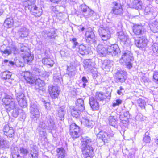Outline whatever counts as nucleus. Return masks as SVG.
<instances>
[{
  "mask_svg": "<svg viewBox=\"0 0 158 158\" xmlns=\"http://www.w3.org/2000/svg\"><path fill=\"white\" fill-rule=\"evenodd\" d=\"M53 72V79L54 81L56 82L59 83L61 79V77L60 74L57 73L56 71V69H53L51 70V73Z\"/></svg>",
  "mask_w": 158,
  "mask_h": 158,
  "instance_id": "obj_29",
  "label": "nucleus"
},
{
  "mask_svg": "<svg viewBox=\"0 0 158 158\" xmlns=\"http://www.w3.org/2000/svg\"><path fill=\"white\" fill-rule=\"evenodd\" d=\"M135 151L134 149H131L129 151L128 158H135Z\"/></svg>",
  "mask_w": 158,
  "mask_h": 158,
  "instance_id": "obj_56",
  "label": "nucleus"
},
{
  "mask_svg": "<svg viewBox=\"0 0 158 158\" xmlns=\"http://www.w3.org/2000/svg\"><path fill=\"white\" fill-rule=\"evenodd\" d=\"M17 102L21 107H26L27 106V103L25 98L18 100Z\"/></svg>",
  "mask_w": 158,
  "mask_h": 158,
  "instance_id": "obj_49",
  "label": "nucleus"
},
{
  "mask_svg": "<svg viewBox=\"0 0 158 158\" xmlns=\"http://www.w3.org/2000/svg\"><path fill=\"white\" fill-rule=\"evenodd\" d=\"M78 52L82 56L88 54L90 52V49L89 47H87L83 45H79Z\"/></svg>",
  "mask_w": 158,
  "mask_h": 158,
  "instance_id": "obj_22",
  "label": "nucleus"
},
{
  "mask_svg": "<svg viewBox=\"0 0 158 158\" xmlns=\"http://www.w3.org/2000/svg\"><path fill=\"white\" fill-rule=\"evenodd\" d=\"M56 127L54 118L52 116L47 115L44 122H40L37 130L42 135H44V130L45 129L48 130H52Z\"/></svg>",
  "mask_w": 158,
  "mask_h": 158,
  "instance_id": "obj_3",
  "label": "nucleus"
},
{
  "mask_svg": "<svg viewBox=\"0 0 158 158\" xmlns=\"http://www.w3.org/2000/svg\"><path fill=\"white\" fill-rule=\"evenodd\" d=\"M148 42V40L144 37L135 40V44L136 46L142 48H144L147 46Z\"/></svg>",
  "mask_w": 158,
  "mask_h": 158,
  "instance_id": "obj_19",
  "label": "nucleus"
},
{
  "mask_svg": "<svg viewBox=\"0 0 158 158\" xmlns=\"http://www.w3.org/2000/svg\"><path fill=\"white\" fill-rule=\"evenodd\" d=\"M4 63H6V65L9 66H13L15 65V63L12 61H9L8 60L5 59L3 61Z\"/></svg>",
  "mask_w": 158,
  "mask_h": 158,
  "instance_id": "obj_59",
  "label": "nucleus"
},
{
  "mask_svg": "<svg viewBox=\"0 0 158 158\" xmlns=\"http://www.w3.org/2000/svg\"><path fill=\"white\" fill-rule=\"evenodd\" d=\"M81 150L84 157L92 158L94 155L93 143L92 139L88 137L83 139L81 141Z\"/></svg>",
  "mask_w": 158,
  "mask_h": 158,
  "instance_id": "obj_2",
  "label": "nucleus"
},
{
  "mask_svg": "<svg viewBox=\"0 0 158 158\" xmlns=\"http://www.w3.org/2000/svg\"><path fill=\"white\" fill-rule=\"evenodd\" d=\"M86 40L87 42L90 43L95 42V36L94 32L91 30L90 31H87L85 33Z\"/></svg>",
  "mask_w": 158,
  "mask_h": 158,
  "instance_id": "obj_20",
  "label": "nucleus"
},
{
  "mask_svg": "<svg viewBox=\"0 0 158 158\" xmlns=\"http://www.w3.org/2000/svg\"><path fill=\"white\" fill-rule=\"evenodd\" d=\"M30 111L31 117L34 119L36 118L37 120L40 116V113L36 104L31 102L30 104Z\"/></svg>",
  "mask_w": 158,
  "mask_h": 158,
  "instance_id": "obj_8",
  "label": "nucleus"
},
{
  "mask_svg": "<svg viewBox=\"0 0 158 158\" xmlns=\"http://www.w3.org/2000/svg\"><path fill=\"white\" fill-rule=\"evenodd\" d=\"M115 79L117 82L123 83L124 82L125 79L124 72L121 69L118 70L115 73Z\"/></svg>",
  "mask_w": 158,
  "mask_h": 158,
  "instance_id": "obj_14",
  "label": "nucleus"
},
{
  "mask_svg": "<svg viewBox=\"0 0 158 158\" xmlns=\"http://www.w3.org/2000/svg\"><path fill=\"white\" fill-rule=\"evenodd\" d=\"M118 38L121 40V44L124 45H128L130 43V41L127 36L124 35L123 33L121 32L119 33Z\"/></svg>",
  "mask_w": 158,
  "mask_h": 158,
  "instance_id": "obj_23",
  "label": "nucleus"
},
{
  "mask_svg": "<svg viewBox=\"0 0 158 158\" xmlns=\"http://www.w3.org/2000/svg\"><path fill=\"white\" fill-rule=\"evenodd\" d=\"M31 10L33 12V15L36 17H39L42 15V10L40 8L38 9L35 5H33L31 6Z\"/></svg>",
  "mask_w": 158,
  "mask_h": 158,
  "instance_id": "obj_26",
  "label": "nucleus"
},
{
  "mask_svg": "<svg viewBox=\"0 0 158 158\" xmlns=\"http://www.w3.org/2000/svg\"><path fill=\"white\" fill-rule=\"evenodd\" d=\"M42 62L44 65L48 66V67H52L53 66L54 64L53 60L50 58H43L42 60Z\"/></svg>",
  "mask_w": 158,
  "mask_h": 158,
  "instance_id": "obj_31",
  "label": "nucleus"
},
{
  "mask_svg": "<svg viewBox=\"0 0 158 158\" xmlns=\"http://www.w3.org/2000/svg\"><path fill=\"white\" fill-rule=\"evenodd\" d=\"M142 2L139 0H134L132 2L133 8L136 9H141L142 8Z\"/></svg>",
  "mask_w": 158,
  "mask_h": 158,
  "instance_id": "obj_40",
  "label": "nucleus"
},
{
  "mask_svg": "<svg viewBox=\"0 0 158 158\" xmlns=\"http://www.w3.org/2000/svg\"><path fill=\"white\" fill-rule=\"evenodd\" d=\"M155 13V10L152 7V6L149 5L146 7L144 10V14L146 15L151 14L154 15Z\"/></svg>",
  "mask_w": 158,
  "mask_h": 158,
  "instance_id": "obj_36",
  "label": "nucleus"
},
{
  "mask_svg": "<svg viewBox=\"0 0 158 158\" xmlns=\"http://www.w3.org/2000/svg\"><path fill=\"white\" fill-rule=\"evenodd\" d=\"M57 158H65L67 156V154L65 149L63 148H58L56 149Z\"/></svg>",
  "mask_w": 158,
  "mask_h": 158,
  "instance_id": "obj_24",
  "label": "nucleus"
},
{
  "mask_svg": "<svg viewBox=\"0 0 158 158\" xmlns=\"http://www.w3.org/2000/svg\"><path fill=\"white\" fill-rule=\"evenodd\" d=\"M89 102L90 107L93 110H98L99 108V105L97 100L93 97H89Z\"/></svg>",
  "mask_w": 158,
  "mask_h": 158,
  "instance_id": "obj_13",
  "label": "nucleus"
},
{
  "mask_svg": "<svg viewBox=\"0 0 158 158\" xmlns=\"http://www.w3.org/2000/svg\"><path fill=\"white\" fill-rule=\"evenodd\" d=\"M133 31L137 35H143L146 31L144 27L140 25L135 24L133 27Z\"/></svg>",
  "mask_w": 158,
  "mask_h": 158,
  "instance_id": "obj_11",
  "label": "nucleus"
},
{
  "mask_svg": "<svg viewBox=\"0 0 158 158\" xmlns=\"http://www.w3.org/2000/svg\"><path fill=\"white\" fill-rule=\"evenodd\" d=\"M15 92L16 99L17 101L25 98L24 94L22 92H17L16 90H15Z\"/></svg>",
  "mask_w": 158,
  "mask_h": 158,
  "instance_id": "obj_45",
  "label": "nucleus"
},
{
  "mask_svg": "<svg viewBox=\"0 0 158 158\" xmlns=\"http://www.w3.org/2000/svg\"><path fill=\"white\" fill-rule=\"evenodd\" d=\"M76 73V71L75 68L72 66L68 67L67 68V71L66 74L70 77L74 76Z\"/></svg>",
  "mask_w": 158,
  "mask_h": 158,
  "instance_id": "obj_35",
  "label": "nucleus"
},
{
  "mask_svg": "<svg viewBox=\"0 0 158 158\" xmlns=\"http://www.w3.org/2000/svg\"><path fill=\"white\" fill-rule=\"evenodd\" d=\"M64 109L61 107L60 108L57 114V116L59 118V120L61 121L64 120Z\"/></svg>",
  "mask_w": 158,
  "mask_h": 158,
  "instance_id": "obj_43",
  "label": "nucleus"
},
{
  "mask_svg": "<svg viewBox=\"0 0 158 158\" xmlns=\"http://www.w3.org/2000/svg\"><path fill=\"white\" fill-rule=\"evenodd\" d=\"M13 24V20L12 17L7 18L4 22L5 27L8 28H10Z\"/></svg>",
  "mask_w": 158,
  "mask_h": 158,
  "instance_id": "obj_42",
  "label": "nucleus"
},
{
  "mask_svg": "<svg viewBox=\"0 0 158 158\" xmlns=\"http://www.w3.org/2000/svg\"><path fill=\"white\" fill-rule=\"evenodd\" d=\"M72 43L73 44V46H72V48L73 49H74L77 47V46H78L79 45V43L77 41V40L76 38H73L72 39V40H71Z\"/></svg>",
  "mask_w": 158,
  "mask_h": 158,
  "instance_id": "obj_54",
  "label": "nucleus"
},
{
  "mask_svg": "<svg viewBox=\"0 0 158 158\" xmlns=\"http://www.w3.org/2000/svg\"><path fill=\"white\" fill-rule=\"evenodd\" d=\"M19 151L20 153L22 155V157H25L29 153V151L27 149L22 147L20 148Z\"/></svg>",
  "mask_w": 158,
  "mask_h": 158,
  "instance_id": "obj_44",
  "label": "nucleus"
},
{
  "mask_svg": "<svg viewBox=\"0 0 158 158\" xmlns=\"http://www.w3.org/2000/svg\"><path fill=\"white\" fill-rule=\"evenodd\" d=\"M149 135V132L147 131L145 133L144 137L143 139V141L144 142L146 143H148L150 142L151 139L150 136H148Z\"/></svg>",
  "mask_w": 158,
  "mask_h": 158,
  "instance_id": "obj_52",
  "label": "nucleus"
},
{
  "mask_svg": "<svg viewBox=\"0 0 158 158\" xmlns=\"http://www.w3.org/2000/svg\"><path fill=\"white\" fill-rule=\"evenodd\" d=\"M33 56H32L28 52L26 53L23 57L24 61L29 65L31 64V63L33 59Z\"/></svg>",
  "mask_w": 158,
  "mask_h": 158,
  "instance_id": "obj_30",
  "label": "nucleus"
},
{
  "mask_svg": "<svg viewBox=\"0 0 158 158\" xmlns=\"http://www.w3.org/2000/svg\"><path fill=\"white\" fill-rule=\"evenodd\" d=\"M12 155L13 158H22V156L20 155L19 154L14 151L12 152Z\"/></svg>",
  "mask_w": 158,
  "mask_h": 158,
  "instance_id": "obj_63",
  "label": "nucleus"
},
{
  "mask_svg": "<svg viewBox=\"0 0 158 158\" xmlns=\"http://www.w3.org/2000/svg\"><path fill=\"white\" fill-rule=\"evenodd\" d=\"M22 74L23 75L24 78L27 83L30 84L33 83L34 80L31 72L29 71H26L23 72Z\"/></svg>",
  "mask_w": 158,
  "mask_h": 158,
  "instance_id": "obj_18",
  "label": "nucleus"
},
{
  "mask_svg": "<svg viewBox=\"0 0 158 158\" xmlns=\"http://www.w3.org/2000/svg\"><path fill=\"white\" fill-rule=\"evenodd\" d=\"M81 122L82 124L89 128L92 127L93 126L92 122L89 120L86 117H83L81 119Z\"/></svg>",
  "mask_w": 158,
  "mask_h": 158,
  "instance_id": "obj_28",
  "label": "nucleus"
},
{
  "mask_svg": "<svg viewBox=\"0 0 158 158\" xmlns=\"http://www.w3.org/2000/svg\"><path fill=\"white\" fill-rule=\"evenodd\" d=\"M77 131L78 132H80V127L74 123H72L70 125L69 132L73 131Z\"/></svg>",
  "mask_w": 158,
  "mask_h": 158,
  "instance_id": "obj_38",
  "label": "nucleus"
},
{
  "mask_svg": "<svg viewBox=\"0 0 158 158\" xmlns=\"http://www.w3.org/2000/svg\"><path fill=\"white\" fill-rule=\"evenodd\" d=\"M21 46L20 50L22 52H24L26 53L28 52V50H29L27 46L23 45V44H21Z\"/></svg>",
  "mask_w": 158,
  "mask_h": 158,
  "instance_id": "obj_62",
  "label": "nucleus"
},
{
  "mask_svg": "<svg viewBox=\"0 0 158 158\" xmlns=\"http://www.w3.org/2000/svg\"><path fill=\"white\" fill-rule=\"evenodd\" d=\"M22 2L25 3V6H31L32 4L34 5V3L35 2V0H20Z\"/></svg>",
  "mask_w": 158,
  "mask_h": 158,
  "instance_id": "obj_46",
  "label": "nucleus"
},
{
  "mask_svg": "<svg viewBox=\"0 0 158 158\" xmlns=\"http://www.w3.org/2000/svg\"><path fill=\"white\" fill-rule=\"evenodd\" d=\"M79 10L81 11L83 16L86 18L95 16V18H98V16L95 15V13L85 4L81 5L79 7Z\"/></svg>",
  "mask_w": 158,
  "mask_h": 158,
  "instance_id": "obj_6",
  "label": "nucleus"
},
{
  "mask_svg": "<svg viewBox=\"0 0 158 158\" xmlns=\"http://www.w3.org/2000/svg\"><path fill=\"white\" fill-rule=\"evenodd\" d=\"M12 75V73L11 72L6 71L1 73V77L3 80H6L10 79Z\"/></svg>",
  "mask_w": 158,
  "mask_h": 158,
  "instance_id": "obj_34",
  "label": "nucleus"
},
{
  "mask_svg": "<svg viewBox=\"0 0 158 158\" xmlns=\"http://www.w3.org/2000/svg\"><path fill=\"white\" fill-rule=\"evenodd\" d=\"M108 44L104 46L102 44H99L97 46V50L98 55L101 57L105 56L106 54H108L107 51Z\"/></svg>",
  "mask_w": 158,
  "mask_h": 158,
  "instance_id": "obj_9",
  "label": "nucleus"
},
{
  "mask_svg": "<svg viewBox=\"0 0 158 158\" xmlns=\"http://www.w3.org/2000/svg\"><path fill=\"white\" fill-rule=\"evenodd\" d=\"M119 118L121 122L123 123H128L129 122V119L130 118H129L123 117V116H120Z\"/></svg>",
  "mask_w": 158,
  "mask_h": 158,
  "instance_id": "obj_57",
  "label": "nucleus"
},
{
  "mask_svg": "<svg viewBox=\"0 0 158 158\" xmlns=\"http://www.w3.org/2000/svg\"><path fill=\"white\" fill-rule=\"evenodd\" d=\"M134 60L133 54L130 51L126 50L122 52L119 61L121 64H124L127 68L130 69L133 67Z\"/></svg>",
  "mask_w": 158,
  "mask_h": 158,
  "instance_id": "obj_5",
  "label": "nucleus"
},
{
  "mask_svg": "<svg viewBox=\"0 0 158 158\" xmlns=\"http://www.w3.org/2000/svg\"><path fill=\"white\" fill-rule=\"evenodd\" d=\"M9 48L10 50L11 54L13 53L14 54H16L18 53V49L15 45H11L9 46Z\"/></svg>",
  "mask_w": 158,
  "mask_h": 158,
  "instance_id": "obj_48",
  "label": "nucleus"
},
{
  "mask_svg": "<svg viewBox=\"0 0 158 158\" xmlns=\"http://www.w3.org/2000/svg\"><path fill=\"white\" fill-rule=\"evenodd\" d=\"M38 153L36 145H32L30 147V153Z\"/></svg>",
  "mask_w": 158,
  "mask_h": 158,
  "instance_id": "obj_58",
  "label": "nucleus"
},
{
  "mask_svg": "<svg viewBox=\"0 0 158 158\" xmlns=\"http://www.w3.org/2000/svg\"><path fill=\"white\" fill-rule=\"evenodd\" d=\"M82 81L83 82L82 86L83 88H85L88 84V81L85 76H83L82 78Z\"/></svg>",
  "mask_w": 158,
  "mask_h": 158,
  "instance_id": "obj_55",
  "label": "nucleus"
},
{
  "mask_svg": "<svg viewBox=\"0 0 158 158\" xmlns=\"http://www.w3.org/2000/svg\"><path fill=\"white\" fill-rule=\"evenodd\" d=\"M1 52L5 54H7V55L11 54L9 47H6V48L4 50H1Z\"/></svg>",
  "mask_w": 158,
  "mask_h": 158,
  "instance_id": "obj_60",
  "label": "nucleus"
},
{
  "mask_svg": "<svg viewBox=\"0 0 158 158\" xmlns=\"http://www.w3.org/2000/svg\"><path fill=\"white\" fill-rule=\"evenodd\" d=\"M85 109L84 100L82 98H80L77 100L75 107L73 106L69 107V112L73 118L77 119L80 118L81 113Z\"/></svg>",
  "mask_w": 158,
  "mask_h": 158,
  "instance_id": "obj_4",
  "label": "nucleus"
},
{
  "mask_svg": "<svg viewBox=\"0 0 158 158\" xmlns=\"http://www.w3.org/2000/svg\"><path fill=\"white\" fill-rule=\"evenodd\" d=\"M153 79L155 80V82L158 84V72L155 71L153 73Z\"/></svg>",
  "mask_w": 158,
  "mask_h": 158,
  "instance_id": "obj_61",
  "label": "nucleus"
},
{
  "mask_svg": "<svg viewBox=\"0 0 158 158\" xmlns=\"http://www.w3.org/2000/svg\"><path fill=\"white\" fill-rule=\"evenodd\" d=\"M99 35H110V31L108 29L105 27H100L98 30Z\"/></svg>",
  "mask_w": 158,
  "mask_h": 158,
  "instance_id": "obj_37",
  "label": "nucleus"
},
{
  "mask_svg": "<svg viewBox=\"0 0 158 158\" xmlns=\"http://www.w3.org/2000/svg\"><path fill=\"white\" fill-rule=\"evenodd\" d=\"M2 98V101L5 104V108L7 111H10L12 110V115L15 118H17L19 113L20 109L15 103V99L8 94L4 93Z\"/></svg>",
  "mask_w": 158,
  "mask_h": 158,
  "instance_id": "obj_1",
  "label": "nucleus"
},
{
  "mask_svg": "<svg viewBox=\"0 0 158 158\" xmlns=\"http://www.w3.org/2000/svg\"><path fill=\"white\" fill-rule=\"evenodd\" d=\"M151 29L154 33L158 32V22L155 21L150 26Z\"/></svg>",
  "mask_w": 158,
  "mask_h": 158,
  "instance_id": "obj_39",
  "label": "nucleus"
},
{
  "mask_svg": "<svg viewBox=\"0 0 158 158\" xmlns=\"http://www.w3.org/2000/svg\"><path fill=\"white\" fill-rule=\"evenodd\" d=\"M108 55H111L113 57H117L120 53V50L117 44H110L107 43Z\"/></svg>",
  "mask_w": 158,
  "mask_h": 158,
  "instance_id": "obj_7",
  "label": "nucleus"
},
{
  "mask_svg": "<svg viewBox=\"0 0 158 158\" xmlns=\"http://www.w3.org/2000/svg\"><path fill=\"white\" fill-rule=\"evenodd\" d=\"M60 53L61 56L67 57L69 56V53L64 50H62L60 51Z\"/></svg>",
  "mask_w": 158,
  "mask_h": 158,
  "instance_id": "obj_64",
  "label": "nucleus"
},
{
  "mask_svg": "<svg viewBox=\"0 0 158 158\" xmlns=\"http://www.w3.org/2000/svg\"><path fill=\"white\" fill-rule=\"evenodd\" d=\"M42 35L46 39H55L57 35L55 31L54 30L49 31H45L42 33Z\"/></svg>",
  "mask_w": 158,
  "mask_h": 158,
  "instance_id": "obj_16",
  "label": "nucleus"
},
{
  "mask_svg": "<svg viewBox=\"0 0 158 158\" xmlns=\"http://www.w3.org/2000/svg\"><path fill=\"white\" fill-rule=\"evenodd\" d=\"M113 62L109 60H105L102 64V67L107 71L110 70L113 65Z\"/></svg>",
  "mask_w": 158,
  "mask_h": 158,
  "instance_id": "obj_33",
  "label": "nucleus"
},
{
  "mask_svg": "<svg viewBox=\"0 0 158 158\" xmlns=\"http://www.w3.org/2000/svg\"><path fill=\"white\" fill-rule=\"evenodd\" d=\"M70 135L71 137L73 139H75L78 138L81 134L80 132H78L77 131H73L69 132Z\"/></svg>",
  "mask_w": 158,
  "mask_h": 158,
  "instance_id": "obj_50",
  "label": "nucleus"
},
{
  "mask_svg": "<svg viewBox=\"0 0 158 158\" xmlns=\"http://www.w3.org/2000/svg\"><path fill=\"white\" fill-rule=\"evenodd\" d=\"M109 124L110 125L115 126L116 124V122L115 117L114 116H110L108 118Z\"/></svg>",
  "mask_w": 158,
  "mask_h": 158,
  "instance_id": "obj_47",
  "label": "nucleus"
},
{
  "mask_svg": "<svg viewBox=\"0 0 158 158\" xmlns=\"http://www.w3.org/2000/svg\"><path fill=\"white\" fill-rule=\"evenodd\" d=\"M45 85V83L44 81L39 78L37 79L35 81V86H38L39 88H36V90L40 93L41 91L44 92L45 91V89L43 87Z\"/></svg>",
  "mask_w": 158,
  "mask_h": 158,
  "instance_id": "obj_21",
  "label": "nucleus"
},
{
  "mask_svg": "<svg viewBox=\"0 0 158 158\" xmlns=\"http://www.w3.org/2000/svg\"><path fill=\"white\" fill-rule=\"evenodd\" d=\"M100 38L102 40L105 41H106L107 40L110 39L111 37L110 35H104L103 34L99 35Z\"/></svg>",
  "mask_w": 158,
  "mask_h": 158,
  "instance_id": "obj_53",
  "label": "nucleus"
},
{
  "mask_svg": "<svg viewBox=\"0 0 158 158\" xmlns=\"http://www.w3.org/2000/svg\"><path fill=\"white\" fill-rule=\"evenodd\" d=\"M18 33L21 37H25L28 35V30L25 27H23L19 30Z\"/></svg>",
  "mask_w": 158,
  "mask_h": 158,
  "instance_id": "obj_32",
  "label": "nucleus"
},
{
  "mask_svg": "<svg viewBox=\"0 0 158 158\" xmlns=\"http://www.w3.org/2000/svg\"><path fill=\"white\" fill-rule=\"evenodd\" d=\"M113 4L114 6L113 7L111 12L115 15H121L123 12V10L121 4L116 2H114Z\"/></svg>",
  "mask_w": 158,
  "mask_h": 158,
  "instance_id": "obj_12",
  "label": "nucleus"
},
{
  "mask_svg": "<svg viewBox=\"0 0 158 158\" xmlns=\"http://www.w3.org/2000/svg\"><path fill=\"white\" fill-rule=\"evenodd\" d=\"M3 131L4 134L8 138H11L14 135V131L13 128L10 127L8 125H6L4 126Z\"/></svg>",
  "mask_w": 158,
  "mask_h": 158,
  "instance_id": "obj_15",
  "label": "nucleus"
},
{
  "mask_svg": "<svg viewBox=\"0 0 158 158\" xmlns=\"http://www.w3.org/2000/svg\"><path fill=\"white\" fill-rule=\"evenodd\" d=\"M108 133L103 132H100L97 135V137L99 140H102L103 143L108 140L109 139Z\"/></svg>",
  "mask_w": 158,
  "mask_h": 158,
  "instance_id": "obj_25",
  "label": "nucleus"
},
{
  "mask_svg": "<svg viewBox=\"0 0 158 158\" xmlns=\"http://www.w3.org/2000/svg\"><path fill=\"white\" fill-rule=\"evenodd\" d=\"M0 145L6 148H9L10 146L8 142L2 137H0Z\"/></svg>",
  "mask_w": 158,
  "mask_h": 158,
  "instance_id": "obj_41",
  "label": "nucleus"
},
{
  "mask_svg": "<svg viewBox=\"0 0 158 158\" xmlns=\"http://www.w3.org/2000/svg\"><path fill=\"white\" fill-rule=\"evenodd\" d=\"M111 97V93L105 94L102 92H97L95 94L94 98L97 100L102 101L106 98L110 99Z\"/></svg>",
  "mask_w": 158,
  "mask_h": 158,
  "instance_id": "obj_17",
  "label": "nucleus"
},
{
  "mask_svg": "<svg viewBox=\"0 0 158 158\" xmlns=\"http://www.w3.org/2000/svg\"><path fill=\"white\" fill-rule=\"evenodd\" d=\"M137 103L139 106H140L142 109H143L145 108L146 103L144 100L140 98L138 100Z\"/></svg>",
  "mask_w": 158,
  "mask_h": 158,
  "instance_id": "obj_51",
  "label": "nucleus"
},
{
  "mask_svg": "<svg viewBox=\"0 0 158 158\" xmlns=\"http://www.w3.org/2000/svg\"><path fill=\"white\" fill-rule=\"evenodd\" d=\"M48 90L51 97L53 99L58 97L60 91L58 87L52 85L48 87Z\"/></svg>",
  "mask_w": 158,
  "mask_h": 158,
  "instance_id": "obj_10",
  "label": "nucleus"
},
{
  "mask_svg": "<svg viewBox=\"0 0 158 158\" xmlns=\"http://www.w3.org/2000/svg\"><path fill=\"white\" fill-rule=\"evenodd\" d=\"M83 65L85 69L87 70L92 69L94 63L92 62L90 59H86L84 61Z\"/></svg>",
  "mask_w": 158,
  "mask_h": 158,
  "instance_id": "obj_27",
  "label": "nucleus"
}]
</instances>
